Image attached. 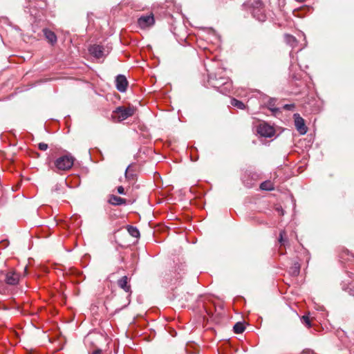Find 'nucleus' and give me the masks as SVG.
Masks as SVG:
<instances>
[{
  "label": "nucleus",
  "mask_w": 354,
  "mask_h": 354,
  "mask_svg": "<svg viewBox=\"0 0 354 354\" xmlns=\"http://www.w3.org/2000/svg\"><path fill=\"white\" fill-rule=\"evenodd\" d=\"M44 34L45 35V37L46 38V39L51 44H54L55 43H56L57 41V36L55 35V34L48 30V29H44Z\"/></svg>",
  "instance_id": "obj_13"
},
{
  "label": "nucleus",
  "mask_w": 354,
  "mask_h": 354,
  "mask_svg": "<svg viewBox=\"0 0 354 354\" xmlns=\"http://www.w3.org/2000/svg\"><path fill=\"white\" fill-rule=\"evenodd\" d=\"M231 105L235 107H237L239 109H244L245 106V104L240 100H238L235 98L231 99Z\"/></svg>",
  "instance_id": "obj_20"
},
{
  "label": "nucleus",
  "mask_w": 354,
  "mask_h": 354,
  "mask_svg": "<svg viewBox=\"0 0 354 354\" xmlns=\"http://www.w3.org/2000/svg\"><path fill=\"white\" fill-rule=\"evenodd\" d=\"M8 292V286L3 279V276L0 272V294H6Z\"/></svg>",
  "instance_id": "obj_16"
},
{
  "label": "nucleus",
  "mask_w": 354,
  "mask_h": 354,
  "mask_svg": "<svg viewBox=\"0 0 354 354\" xmlns=\"http://www.w3.org/2000/svg\"><path fill=\"white\" fill-rule=\"evenodd\" d=\"M257 8H254L252 11V15L254 18H256L259 21H266V16L263 13V10L260 8L261 6V3L260 1H257Z\"/></svg>",
  "instance_id": "obj_9"
},
{
  "label": "nucleus",
  "mask_w": 354,
  "mask_h": 354,
  "mask_svg": "<svg viewBox=\"0 0 354 354\" xmlns=\"http://www.w3.org/2000/svg\"><path fill=\"white\" fill-rule=\"evenodd\" d=\"M294 119L297 130L301 135L306 134L307 132V127L305 124L304 120L297 113L294 114Z\"/></svg>",
  "instance_id": "obj_7"
},
{
  "label": "nucleus",
  "mask_w": 354,
  "mask_h": 354,
  "mask_svg": "<svg viewBox=\"0 0 354 354\" xmlns=\"http://www.w3.org/2000/svg\"><path fill=\"white\" fill-rule=\"evenodd\" d=\"M260 188L262 190L271 191L274 189V186L270 181L268 180L261 183L260 185Z\"/></svg>",
  "instance_id": "obj_18"
},
{
  "label": "nucleus",
  "mask_w": 354,
  "mask_h": 354,
  "mask_svg": "<svg viewBox=\"0 0 354 354\" xmlns=\"http://www.w3.org/2000/svg\"><path fill=\"white\" fill-rule=\"evenodd\" d=\"M278 241L281 245H286L288 243V239L286 237V232L285 230H281L280 232Z\"/></svg>",
  "instance_id": "obj_17"
},
{
  "label": "nucleus",
  "mask_w": 354,
  "mask_h": 354,
  "mask_svg": "<svg viewBox=\"0 0 354 354\" xmlns=\"http://www.w3.org/2000/svg\"><path fill=\"white\" fill-rule=\"evenodd\" d=\"M296 1L299 2V3H304L305 2L306 0H295Z\"/></svg>",
  "instance_id": "obj_29"
},
{
  "label": "nucleus",
  "mask_w": 354,
  "mask_h": 354,
  "mask_svg": "<svg viewBox=\"0 0 354 354\" xmlns=\"http://www.w3.org/2000/svg\"><path fill=\"white\" fill-rule=\"evenodd\" d=\"M59 185H56L55 187V190H58L59 189Z\"/></svg>",
  "instance_id": "obj_30"
},
{
  "label": "nucleus",
  "mask_w": 354,
  "mask_h": 354,
  "mask_svg": "<svg viewBox=\"0 0 354 354\" xmlns=\"http://www.w3.org/2000/svg\"><path fill=\"white\" fill-rule=\"evenodd\" d=\"M135 111L136 109L133 106H120L113 111L111 118L114 122H122L132 116Z\"/></svg>",
  "instance_id": "obj_3"
},
{
  "label": "nucleus",
  "mask_w": 354,
  "mask_h": 354,
  "mask_svg": "<svg viewBox=\"0 0 354 354\" xmlns=\"http://www.w3.org/2000/svg\"><path fill=\"white\" fill-rule=\"evenodd\" d=\"M128 231L133 237H138L140 236V232L136 227L130 226L128 228Z\"/></svg>",
  "instance_id": "obj_21"
},
{
  "label": "nucleus",
  "mask_w": 354,
  "mask_h": 354,
  "mask_svg": "<svg viewBox=\"0 0 354 354\" xmlns=\"http://www.w3.org/2000/svg\"><path fill=\"white\" fill-rule=\"evenodd\" d=\"M128 277L127 276H124L118 281V285L126 292H129L131 291V286L128 285Z\"/></svg>",
  "instance_id": "obj_11"
},
{
  "label": "nucleus",
  "mask_w": 354,
  "mask_h": 354,
  "mask_svg": "<svg viewBox=\"0 0 354 354\" xmlns=\"http://www.w3.org/2000/svg\"><path fill=\"white\" fill-rule=\"evenodd\" d=\"M129 167H127V169H126V171H125V176L127 178H130L131 176H133L132 174H131V175L129 174Z\"/></svg>",
  "instance_id": "obj_26"
},
{
  "label": "nucleus",
  "mask_w": 354,
  "mask_h": 354,
  "mask_svg": "<svg viewBox=\"0 0 354 354\" xmlns=\"http://www.w3.org/2000/svg\"><path fill=\"white\" fill-rule=\"evenodd\" d=\"M126 199L115 195H111L109 203L113 205H121L126 204Z\"/></svg>",
  "instance_id": "obj_12"
},
{
  "label": "nucleus",
  "mask_w": 354,
  "mask_h": 354,
  "mask_svg": "<svg viewBox=\"0 0 354 354\" xmlns=\"http://www.w3.org/2000/svg\"><path fill=\"white\" fill-rule=\"evenodd\" d=\"M300 272V265L299 263H295L290 268L289 272L292 276H297L299 275Z\"/></svg>",
  "instance_id": "obj_14"
},
{
  "label": "nucleus",
  "mask_w": 354,
  "mask_h": 354,
  "mask_svg": "<svg viewBox=\"0 0 354 354\" xmlns=\"http://www.w3.org/2000/svg\"><path fill=\"white\" fill-rule=\"evenodd\" d=\"M75 158L70 153L62 156L54 161L55 171H68L74 164Z\"/></svg>",
  "instance_id": "obj_2"
},
{
  "label": "nucleus",
  "mask_w": 354,
  "mask_h": 354,
  "mask_svg": "<svg viewBox=\"0 0 354 354\" xmlns=\"http://www.w3.org/2000/svg\"><path fill=\"white\" fill-rule=\"evenodd\" d=\"M128 86V82L124 75H118L115 78V86L120 92H125Z\"/></svg>",
  "instance_id": "obj_8"
},
{
  "label": "nucleus",
  "mask_w": 354,
  "mask_h": 354,
  "mask_svg": "<svg viewBox=\"0 0 354 354\" xmlns=\"http://www.w3.org/2000/svg\"><path fill=\"white\" fill-rule=\"evenodd\" d=\"M90 53L95 57L99 59L104 57V48L100 45H93L89 48Z\"/></svg>",
  "instance_id": "obj_10"
},
{
  "label": "nucleus",
  "mask_w": 354,
  "mask_h": 354,
  "mask_svg": "<svg viewBox=\"0 0 354 354\" xmlns=\"http://www.w3.org/2000/svg\"><path fill=\"white\" fill-rule=\"evenodd\" d=\"M91 354H102V350L96 349Z\"/></svg>",
  "instance_id": "obj_27"
},
{
  "label": "nucleus",
  "mask_w": 354,
  "mask_h": 354,
  "mask_svg": "<svg viewBox=\"0 0 354 354\" xmlns=\"http://www.w3.org/2000/svg\"><path fill=\"white\" fill-rule=\"evenodd\" d=\"M3 279L6 281L7 286H17L20 281V274L14 270H10L6 272H1Z\"/></svg>",
  "instance_id": "obj_4"
},
{
  "label": "nucleus",
  "mask_w": 354,
  "mask_h": 354,
  "mask_svg": "<svg viewBox=\"0 0 354 354\" xmlns=\"http://www.w3.org/2000/svg\"><path fill=\"white\" fill-rule=\"evenodd\" d=\"M257 131L260 136L265 138H272L275 134L273 127L266 122L260 123L257 127Z\"/></svg>",
  "instance_id": "obj_5"
},
{
  "label": "nucleus",
  "mask_w": 354,
  "mask_h": 354,
  "mask_svg": "<svg viewBox=\"0 0 354 354\" xmlns=\"http://www.w3.org/2000/svg\"><path fill=\"white\" fill-rule=\"evenodd\" d=\"M155 23L154 16L152 12L148 15H142L138 19V25L141 29H146L152 26Z\"/></svg>",
  "instance_id": "obj_6"
},
{
  "label": "nucleus",
  "mask_w": 354,
  "mask_h": 354,
  "mask_svg": "<svg viewBox=\"0 0 354 354\" xmlns=\"http://www.w3.org/2000/svg\"><path fill=\"white\" fill-rule=\"evenodd\" d=\"M38 148L41 150V151H46L47 149H48V145L46 144V143H44V142H40L39 145H38Z\"/></svg>",
  "instance_id": "obj_23"
},
{
  "label": "nucleus",
  "mask_w": 354,
  "mask_h": 354,
  "mask_svg": "<svg viewBox=\"0 0 354 354\" xmlns=\"http://www.w3.org/2000/svg\"><path fill=\"white\" fill-rule=\"evenodd\" d=\"M294 107L293 104H286L284 106V109L286 110H292V109Z\"/></svg>",
  "instance_id": "obj_25"
},
{
  "label": "nucleus",
  "mask_w": 354,
  "mask_h": 354,
  "mask_svg": "<svg viewBox=\"0 0 354 354\" xmlns=\"http://www.w3.org/2000/svg\"><path fill=\"white\" fill-rule=\"evenodd\" d=\"M349 289H350V291H349L350 294L354 296V288L352 289L351 288H349Z\"/></svg>",
  "instance_id": "obj_28"
},
{
  "label": "nucleus",
  "mask_w": 354,
  "mask_h": 354,
  "mask_svg": "<svg viewBox=\"0 0 354 354\" xmlns=\"http://www.w3.org/2000/svg\"><path fill=\"white\" fill-rule=\"evenodd\" d=\"M233 329H234V332L236 334H240L244 331L245 326H244L243 323H242V322H237L234 324Z\"/></svg>",
  "instance_id": "obj_19"
},
{
  "label": "nucleus",
  "mask_w": 354,
  "mask_h": 354,
  "mask_svg": "<svg viewBox=\"0 0 354 354\" xmlns=\"http://www.w3.org/2000/svg\"><path fill=\"white\" fill-rule=\"evenodd\" d=\"M301 322L303 324H306V326L308 327V328H310L311 326V324H310V319L308 317V316L307 315H304L302 317H301Z\"/></svg>",
  "instance_id": "obj_22"
},
{
  "label": "nucleus",
  "mask_w": 354,
  "mask_h": 354,
  "mask_svg": "<svg viewBox=\"0 0 354 354\" xmlns=\"http://www.w3.org/2000/svg\"><path fill=\"white\" fill-rule=\"evenodd\" d=\"M118 193L120 194H125L124 193V189L122 186H119L117 188Z\"/></svg>",
  "instance_id": "obj_24"
},
{
  "label": "nucleus",
  "mask_w": 354,
  "mask_h": 354,
  "mask_svg": "<svg viewBox=\"0 0 354 354\" xmlns=\"http://www.w3.org/2000/svg\"><path fill=\"white\" fill-rule=\"evenodd\" d=\"M208 84L223 94L228 93L232 88V83L225 77L217 78L216 75H210L208 77Z\"/></svg>",
  "instance_id": "obj_1"
},
{
  "label": "nucleus",
  "mask_w": 354,
  "mask_h": 354,
  "mask_svg": "<svg viewBox=\"0 0 354 354\" xmlns=\"http://www.w3.org/2000/svg\"><path fill=\"white\" fill-rule=\"evenodd\" d=\"M286 42L292 48H295L297 44L296 38L290 35H285Z\"/></svg>",
  "instance_id": "obj_15"
}]
</instances>
